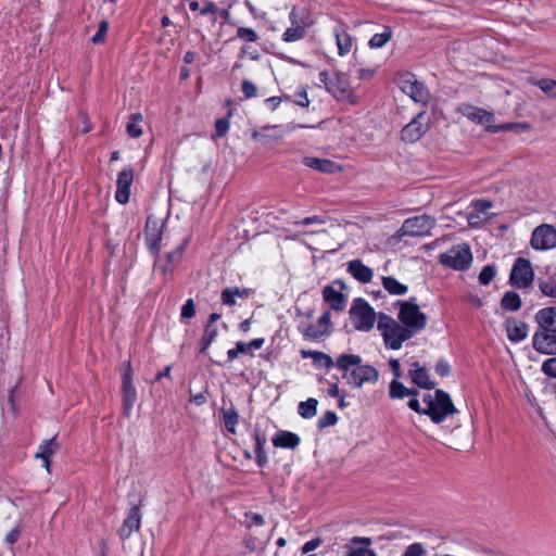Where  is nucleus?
<instances>
[{
  "label": "nucleus",
  "mask_w": 556,
  "mask_h": 556,
  "mask_svg": "<svg viewBox=\"0 0 556 556\" xmlns=\"http://www.w3.org/2000/svg\"><path fill=\"white\" fill-rule=\"evenodd\" d=\"M336 367L343 371V378L352 388H361L365 383H376L379 378L378 370L372 366L363 365L362 357L356 354L340 355Z\"/></svg>",
  "instance_id": "1"
},
{
  "label": "nucleus",
  "mask_w": 556,
  "mask_h": 556,
  "mask_svg": "<svg viewBox=\"0 0 556 556\" xmlns=\"http://www.w3.org/2000/svg\"><path fill=\"white\" fill-rule=\"evenodd\" d=\"M422 401L426 405L425 408H421L417 399L409 400L408 407L417 413L428 415L435 424L443 421L447 416L454 415L457 412L450 395L442 390H437L433 394H426Z\"/></svg>",
  "instance_id": "2"
},
{
  "label": "nucleus",
  "mask_w": 556,
  "mask_h": 556,
  "mask_svg": "<svg viewBox=\"0 0 556 556\" xmlns=\"http://www.w3.org/2000/svg\"><path fill=\"white\" fill-rule=\"evenodd\" d=\"M377 328L381 332L384 344L392 350L401 349L404 341L414 337L412 331L400 323L399 319L395 320L383 313L378 315Z\"/></svg>",
  "instance_id": "3"
},
{
  "label": "nucleus",
  "mask_w": 556,
  "mask_h": 556,
  "mask_svg": "<svg viewBox=\"0 0 556 556\" xmlns=\"http://www.w3.org/2000/svg\"><path fill=\"white\" fill-rule=\"evenodd\" d=\"M397 305L400 306L397 319L412 331L413 336L425 329L427 316L417 304L409 301H399Z\"/></svg>",
  "instance_id": "4"
},
{
  "label": "nucleus",
  "mask_w": 556,
  "mask_h": 556,
  "mask_svg": "<svg viewBox=\"0 0 556 556\" xmlns=\"http://www.w3.org/2000/svg\"><path fill=\"white\" fill-rule=\"evenodd\" d=\"M350 319L356 330L369 331L375 325L376 313L364 299L357 298L351 306Z\"/></svg>",
  "instance_id": "5"
},
{
  "label": "nucleus",
  "mask_w": 556,
  "mask_h": 556,
  "mask_svg": "<svg viewBox=\"0 0 556 556\" xmlns=\"http://www.w3.org/2000/svg\"><path fill=\"white\" fill-rule=\"evenodd\" d=\"M319 81L336 99L346 101L351 104L356 103V98L353 94L349 83L342 76L336 74L330 77L328 72H320Z\"/></svg>",
  "instance_id": "6"
},
{
  "label": "nucleus",
  "mask_w": 556,
  "mask_h": 556,
  "mask_svg": "<svg viewBox=\"0 0 556 556\" xmlns=\"http://www.w3.org/2000/svg\"><path fill=\"white\" fill-rule=\"evenodd\" d=\"M459 112L465 116L467 117L468 119L477 123V124H480V125H483L486 130L491 131V132H497V131H501V130H508V129H511L515 125L514 124H504V125H501V126H495L493 123H494V114L490 111H486L484 109H481V108H477V106H473V105H470V104H463L460 108H459Z\"/></svg>",
  "instance_id": "7"
},
{
  "label": "nucleus",
  "mask_w": 556,
  "mask_h": 556,
  "mask_svg": "<svg viewBox=\"0 0 556 556\" xmlns=\"http://www.w3.org/2000/svg\"><path fill=\"white\" fill-rule=\"evenodd\" d=\"M472 262V254L467 244L452 247L440 255V263L456 270H464Z\"/></svg>",
  "instance_id": "8"
},
{
  "label": "nucleus",
  "mask_w": 556,
  "mask_h": 556,
  "mask_svg": "<svg viewBox=\"0 0 556 556\" xmlns=\"http://www.w3.org/2000/svg\"><path fill=\"white\" fill-rule=\"evenodd\" d=\"M435 225V219L429 215H420L404 220L397 231V237H424L430 235Z\"/></svg>",
  "instance_id": "9"
},
{
  "label": "nucleus",
  "mask_w": 556,
  "mask_h": 556,
  "mask_svg": "<svg viewBox=\"0 0 556 556\" xmlns=\"http://www.w3.org/2000/svg\"><path fill=\"white\" fill-rule=\"evenodd\" d=\"M397 84L401 90L415 102L426 104L430 98L428 89L418 81L412 73H405L399 77Z\"/></svg>",
  "instance_id": "10"
},
{
  "label": "nucleus",
  "mask_w": 556,
  "mask_h": 556,
  "mask_svg": "<svg viewBox=\"0 0 556 556\" xmlns=\"http://www.w3.org/2000/svg\"><path fill=\"white\" fill-rule=\"evenodd\" d=\"M534 278V273L531 263L522 257L517 258L510 271V283L520 289L531 286Z\"/></svg>",
  "instance_id": "11"
},
{
  "label": "nucleus",
  "mask_w": 556,
  "mask_h": 556,
  "mask_svg": "<svg viewBox=\"0 0 556 556\" xmlns=\"http://www.w3.org/2000/svg\"><path fill=\"white\" fill-rule=\"evenodd\" d=\"M164 218L150 215L146 222V240L150 251L157 255L161 249V240L163 235Z\"/></svg>",
  "instance_id": "12"
},
{
  "label": "nucleus",
  "mask_w": 556,
  "mask_h": 556,
  "mask_svg": "<svg viewBox=\"0 0 556 556\" xmlns=\"http://www.w3.org/2000/svg\"><path fill=\"white\" fill-rule=\"evenodd\" d=\"M530 243L535 250H548L556 247V229L547 224L536 227Z\"/></svg>",
  "instance_id": "13"
},
{
  "label": "nucleus",
  "mask_w": 556,
  "mask_h": 556,
  "mask_svg": "<svg viewBox=\"0 0 556 556\" xmlns=\"http://www.w3.org/2000/svg\"><path fill=\"white\" fill-rule=\"evenodd\" d=\"M533 349L545 355H556V333L538 329L532 338Z\"/></svg>",
  "instance_id": "14"
},
{
  "label": "nucleus",
  "mask_w": 556,
  "mask_h": 556,
  "mask_svg": "<svg viewBox=\"0 0 556 556\" xmlns=\"http://www.w3.org/2000/svg\"><path fill=\"white\" fill-rule=\"evenodd\" d=\"M134 169L131 167L124 168L117 176L115 199L121 204H126L130 197V187L134 181Z\"/></svg>",
  "instance_id": "15"
},
{
  "label": "nucleus",
  "mask_w": 556,
  "mask_h": 556,
  "mask_svg": "<svg viewBox=\"0 0 556 556\" xmlns=\"http://www.w3.org/2000/svg\"><path fill=\"white\" fill-rule=\"evenodd\" d=\"M425 114L419 113L409 124H407L401 131L402 139L406 142L418 141L424 134L428 130V124L424 123Z\"/></svg>",
  "instance_id": "16"
},
{
  "label": "nucleus",
  "mask_w": 556,
  "mask_h": 556,
  "mask_svg": "<svg viewBox=\"0 0 556 556\" xmlns=\"http://www.w3.org/2000/svg\"><path fill=\"white\" fill-rule=\"evenodd\" d=\"M471 205L473 211L467 216L468 224L471 227H479L488 219V211L493 206V204L488 200H476Z\"/></svg>",
  "instance_id": "17"
},
{
  "label": "nucleus",
  "mask_w": 556,
  "mask_h": 556,
  "mask_svg": "<svg viewBox=\"0 0 556 556\" xmlns=\"http://www.w3.org/2000/svg\"><path fill=\"white\" fill-rule=\"evenodd\" d=\"M370 544V538L354 536L350 544L345 545L346 556H377L376 552L368 547Z\"/></svg>",
  "instance_id": "18"
},
{
  "label": "nucleus",
  "mask_w": 556,
  "mask_h": 556,
  "mask_svg": "<svg viewBox=\"0 0 556 556\" xmlns=\"http://www.w3.org/2000/svg\"><path fill=\"white\" fill-rule=\"evenodd\" d=\"M290 20L292 25L283 33L282 40L286 42H294L303 39L305 37L306 29L305 26L300 24L295 8L290 12Z\"/></svg>",
  "instance_id": "19"
},
{
  "label": "nucleus",
  "mask_w": 556,
  "mask_h": 556,
  "mask_svg": "<svg viewBox=\"0 0 556 556\" xmlns=\"http://www.w3.org/2000/svg\"><path fill=\"white\" fill-rule=\"evenodd\" d=\"M140 528V513L137 506H132L129 510L127 518L124 520L122 527L118 530V535L122 540L128 539L134 531H138Z\"/></svg>",
  "instance_id": "20"
},
{
  "label": "nucleus",
  "mask_w": 556,
  "mask_h": 556,
  "mask_svg": "<svg viewBox=\"0 0 556 556\" xmlns=\"http://www.w3.org/2000/svg\"><path fill=\"white\" fill-rule=\"evenodd\" d=\"M539 329L556 333V306L545 307L535 314Z\"/></svg>",
  "instance_id": "21"
},
{
  "label": "nucleus",
  "mask_w": 556,
  "mask_h": 556,
  "mask_svg": "<svg viewBox=\"0 0 556 556\" xmlns=\"http://www.w3.org/2000/svg\"><path fill=\"white\" fill-rule=\"evenodd\" d=\"M330 327V313L325 312L317 320L316 324L307 326L303 334L309 339H318L326 334Z\"/></svg>",
  "instance_id": "22"
},
{
  "label": "nucleus",
  "mask_w": 556,
  "mask_h": 556,
  "mask_svg": "<svg viewBox=\"0 0 556 556\" xmlns=\"http://www.w3.org/2000/svg\"><path fill=\"white\" fill-rule=\"evenodd\" d=\"M408 375L414 383L424 389H433L434 382L430 380L428 372L419 363L415 362L412 364Z\"/></svg>",
  "instance_id": "23"
},
{
  "label": "nucleus",
  "mask_w": 556,
  "mask_h": 556,
  "mask_svg": "<svg viewBox=\"0 0 556 556\" xmlns=\"http://www.w3.org/2000/svg\"><path fill=\"white\" fill-rule=\"evenodd\" d=\"M348 271L359 282L368 283L372 280V270L364 265L359 260L349 262Z\"/></svg>",
  "instance_id": "24"
},
{
  "label": "nucleus",
  "mask_w": 556,
  "mask_h": 556,
  "mask_svg": "<svg viewBox=\"0 0 556 556\" xmlns=\"http://www.w3.org/2000/svg\"><path fill=\"white\" fill-rule=\"evenodd\" d=\"M507 336L510 341L519 342L528 336V325L520 320H507L506 323Z\"/></svg>",
  "instance_id": "25"
},
{
  "label": "nucleus",
  "mask_w": 556,
  "mask_h": 556,
  "mask_svg": "<svg viewBox=\"0 0 556 556\" xmlns=\"http://www.w3.org/2000/svg\"><path fill=\"white\" fill-rule=\"evenodd\" d=\"M324 300L331 306L334 311H342L345 306V296L337 291L331 286H326L323 290Z\"/></svg>",
  "instance_id": "26"
},
{
  "label": "nucleus",
  "mask_w": 556,
  "mask_h": 556,
  "mask_svg": "<svg viewBox=\"0 0 556 556\" xmlns=\"http://www.w3.org/2000/svg\"><path fill=\"white\" fill-rule=\"evenodd\" d=\"M300 443V438L298 434L289 431H279L277 434L273 438V444L276 447H282V448H295Z\"/></svg>",
  "instance_id": "27"
},
{
  "label": "nucleus",
  "mask_w": 556,
  "mask_h": 556,
  "mask_svg": "<svg viewBox=\"0 0 556 556\" xmlns=\"http://www.w3.org/2000/svg\"><path fill=\"white\" fill-rule=\"evenodd\" d=\"M303 164L309 168L319 170L321 173H334L340 167L330 160L318 157H304Z\"/></svg>",
  "instance_id": "28"
},
{
  "label": "nucleus",
  "mask_w": 556,
  "mask_h": 556,
  "mask_svg": "<svg viewBox=\"0 0 556 556\" xmlns=\"http://www.w3.org/2000/svg\"><path fill=\"white\" fill-rule=\"evenodd\" d=\"M58 446L56 438L53 437L40 444L39 451L36 453V457L43 460V465L48 471H50V457L54 454Z\"/></svg>",
  "instance_id": "29"
},
{
  "label": "nucleus",
  "mask_w": 556,
  "mask_h": 556,
  "mask_svg": "<svg viewBox=\"0 0 556 556\" xmlns=\"http://www.w3.org/2000/svg\"><path fill=\"white\" fill-rule=\"evenodd\" d=\"M122 392H123L124 415L129 417L131 414L132 407L137 401V391L132 384V386H122Z\"/></svg>",
  "instance_id": "30"
},
{
  "label": "nucleus",
  "mask_w": 556,
  "mask_h": 556,
  "mask_svg": "<svg viewBox=\"0 0 556 556\" xmlns=\"http://www.w3.org/2000/svg\"><path fill=\"white\" fill-rule=\"evenodd\" d=\"M334 37H336L339 54L340 55L348 54L352 48L351 36L344 29L336 28Z\"/></svg>",
  "instance_id": "31"
},
{
  "label": "nucleus",
  "mask_w": 556,
  "mask_h": 556,
  "mask_svg": "<svg viewBox=\"0 0 556 556\" xmlns=\"http://www.w3.org/2000/svg\"><path fill=\"white\" fill-rule=\"evenodd\" d=\"M142 121L143 116L140 113H135L130 115L126 130L131 138H139L142 135Z\"/></svg>",
  "instance_id": "32"
},
{
  "label": "nucleus",
  "mask_w": 556,
  "mask_h": 556,
  "mask_svg": "<svg viewBox=\"0 0 556 556\" xmlns=\"http://www.w3.org/2000/svg\"><path fill=\"white\" fill-rule=\"evenodd\" d=\"M382 285L389 293L394 295H402L407 292V287L405 285L399 282L395 278L390 276L382 277Z\"/></svg>",
  "instance_id": "33"
},
{
  "label": "nucleus",
  "mask_w": 556,
  "mask_h": 556,
  "mask_svg": "<svg viewBox=\"0 0 556 556\" xmlns=\"http://www.w3.org/2000/svg\"><path fill=\"white\" fill-rule=\"evenodd\" d=\"M501 304L503 308L516 312L521 307V300L516 292L508 291L502 298Z\"/></svg>",
  "instance_id": "34"
},
{
  "label": "nucleus",
  "mask_w": 556,
  "mask_h": 556,
  "mask_svg": "<svg viewBox=\"0 0 556 556\" xmlns=\"http://www.w3.org/2000/svg\"><path fill=\"white\" fill-rule=\"evenodd\" d=\"M317 400L311 397L307 401L301 402L299 404V414L301 417L308 419L316 415L317 413Z\"/></svg>",
  "instance_id": "35"
},
{
  "label": "nucleus",
  "mask_w": 556,
  "mask_h": 556,
  "mask_svg": "<svg viewBox=\"0 0 556 556\" xmlns=\"http://www.w3.org/2000/svg\"><path fill=\"white\" fill-rule=\"evenodd\" d=\"M540 291L556 303V279H540L538 282Z\"/></svg>",
  "instance_id": "36"
},
{
  "label": "nucleus",
  "mask_w": 556,
  "mask_h": 556,
  "mask_svg": "<svg viewBox=\"0 0 556 556\" xmlns=\"http://www.w3.org/2000/svg\"><path fill=\"white\" fill-rule=\"evenodd\" d=\"M274 128H277L276 126H274ZM273 129L271 126H265L263 127L261 130H254L252 132V138L256 141H261V142H264L268 139H281L282 138V132H273V134H269L268 131Z\"/></svg>",
  "instance_id": "37"
},
{
  "label": "nucleus",
  "mask_w": 556,
  "mask_h": 556,
  "mask_svg": "<svg viewBox=\"0 0 556 556\" xmlns=\"http://www.w3.org/2000/svg\"><path fill=\"white\" fill-rule=\"evenodd\" d=\"M218 334L217 327L215 325H206L204 333L201 338V352H204L211 343L215 340Z\"/></svg>",
  "instance_id": "38"
},
{
  "label": "nucleus",
  "mask_w": 556,
  "mask_h": 556,
  "mask_svg": "<svg viewBox=\"0 0 556 556\" xmlns=\"http://www.w3.org/2000/svg\"><path fill=\"white\" fill-rule=\"evenodd\" d=\"M238 420H239V416L235 408L231 407L229 409L224 410V422H225L226 429L229 432H231V433L236 432V426L238 424Z\"/></svg>",
  "instance_id": "39"
},
{
  "label": "nucleus",
  "mask_w": 556,
  "mask_h": 556,
  "mask_svg": "<svg viewBox=\"0 0 556 556\" xmlns=\"http://www.w3.org/2000/svg\"><path fill=\"white\" fill-rule=\"evenodd\" d=\"M545 94L556 99V80L554 79H540L533 81Z\"/></svg>",
  "instance_id": "40"
},
{
  "label": "nucleus",
  "mask_w": 556,
  "mask_h": 556,
  "mask_svg": "<svg viewBox=\"0 0 556 556\" xmlns=\"http://www.w3.org/2000/svg\"><path fill=\"white\" fill-rule=\"evenodd\" d=\"M389 393L392 399H403L405 396H408L410 392H408V388H406L402 382L394 379L390 383Z\"/></svg>",
  "instance_id": "41"
},
{
  "label": "nucleus",
  "mask_w": 556,
  "mask_h": 556,
  "mask_svg": "<svg viewBox=\"0 0 556 556\" xmlns=\"http://www.w3.org/2000/svg\"><path fill=\"white\" fill-rule=\"evenodd\" d=\"M265 439L255 434V454L258 466L263 467L267 463V456L264 451Z\"/></svg>",
  "instance_id": "42"
},
{
  "label": "nucleus",
  "mask_w": 556,
  "mask_h": 556,
  "mask_svg": "<svg viewBox=\"0 0 556 556\" xmlns=\"http://www.w3.org/2000/svg\"><path fill=\"white\" fill-rule=\"evenodd\" d=\"M391 30L386 28L381 34L374 35L369 40L370 48H381L391 39Z\"/></svg>",
  "instance_id": "43"
},
{
  "label": "nucleus",
  "mask_w": 556,
  "mask_h": 556,
  "mask_svg": "<svg viewBox=\"0 0 556 556\" xmlns=\"http://www.w3.org/2000/svg\"><path fill=\"white\" fill-rule=\"evenodd\" d=\"M496 275V268L494 265H486L482 268V270L479 274V282L481 285H489Z\"/></svg>",
  "instance_id": "44"
},
{
  "label": "nucleus",
  "mask_w": 556,
  "mask_h": 556,
  "mask_svg": "<svg viewBox=\"0 0 556 556\" xmlns=\"http://www.w3.org/2000/svg\"><path fill=\"white\" fill-rule=\"evenodd\" d=\"M427 552L422 543L415 542L406 546L401 556H426Z\"/></svg>",
  "instance_id": "45"
},
{
  "label": "nucleus",
  "mask_w": 556,
  "mask_h": 556,
  "mask_svg": "<svg viewBox=\"0 0 556 556\" xmlns=\"http://www.w3.org/2000/svg\"><path fill=\"white\" fill-rule=\"evenodd\" d=\"M314 356H315V358H314L313 363L317 367L331 368V367L336 366V363L333 362V359L328 354H326L324 352H317V353H315Z\"/></svg>",
  "instance_id": "46"
},
{
  "label": "nucleus",
  "mask_w": 556,
  "mask_h": 556,
  "mask_svg": "<svg viewBox=\"0 0 556 556\" xmlns=\"http://www.w3.org/2000/svg\"><path fill=\"white\" fill-rule=\"evenodd\" d=\"M186 243H187L186 241L182 242L173 252L167 253L165 255L164 260L167 263L173 264L174 266L177 265L181 261V258H182V254H184V250H185Z\"/></svg>",
  "instance_id": "47"
},
{
  "label": "nucleus",
  "mask_w": 556,
  "mask_h": 556,
  "mask_svg": "<svg viewBox=\"0 0 556 556\" xmlns=\"http://www.w3.org/2000/svg\"><path fill=\"white\" fill-rule=\"evenodd\" d=\"M237 37L243 41L255 42L258 39L257 34L248 27H239L237 29Z\"/></svg>",
  "instance_id": "48"
},
{
  "label": "nucleus",
  "mask_w": 556,
  "mask_h": 556,
  "mask_svg": "<svg viewBox=\"0 0 556 556\" xmlns=\"http://www.w3.org/2000/svg\"><path fill=\"white\" fill-rule=\"evenodd\" d=\"M338 421V417L333 412H326L319 419H318V427L320 429H325L330 426H334Z\"/></svg>",
  "instance_id": "49"
},
{
  "label": "nucleus",
  "mask_w": 556,
  "mask_h": 556,
  "mask_svg": "<svg viewBox=\"0 0 556 556\" xmlns=\"http://www.w3.org/2000/svg\"><path fill=\"white\" fill-rule=\"evenodd\" d=\"M108 28L109 23L106 21H102L99 25L98 31L91 37V42L94 45L103 42L108 33Z\"/></svg>",
  "instance_id": "50"
},
{
  "label": "nucleus",
  "mask_w": 556,
  "mask_h": 556,
  "mask_svg": "<svg viewBox=\"0 0 556 556\" xmlns=\"http://www.w3.org/2000/svg\"><path fill=\"white\" fill-rule=\"evenodd\" d=\"M180 315L184 319H190L195 315V305L192 299L187 300L182 305Z\"/></svg>",
  "instance_id": "51"
},
{
  "label": "nucleus",
  "mask_w": 556,
  "mask_h": 556,
  "mask_svg": "<svg viewBox=\"0 0 556 556\" xmlns=\"http://www.w3.org/2000/svg\"><path fill=\"white\" fill-rule=\"evenodd\" d=\"M155 269L157 271H161V274L166 278L168 275L172 274L174 265L167 263L165 260L157 258L155 261Z\"/></svg>",
  "instance_id": "52"
},
{
  "label": "nucleus",
  "mask_w": 556,
  "mask_h": 556,
  "mask_svg": "<svg viewBox=\"0 0 556 556\" xmlns=\"http://www.w3.org/2000/svg\"><path fill=\"white\" fill-rule=\"evenodd\" d=\"M542 371L549 377L556 378V357L545 361L542 364Z\"/></svg>",
  "instance_id": "53"
},
{
  "label": "nucleus",
  "mask_w": 556,
  "mask_h": 556,
  "mask_svg": "<svg viewBox=\"0 0 556 556\" xmlns=\"http://www.w3.org/2000/svg\"><path fill=\"white\" fill-rule=\"evenodd\" d=\"M245 352H248V345H244V342H238L236 344L235 349H230L227 352V356H228L229 362L235 361L239 356V354L245 353Z\"/></svg>",
  "instance_id": "54"
},
{
  "label": "nucleus",
  "mask_w": 556,
  "mask_h": 556,
  "mask_svg": "<svg viewBox=\"0 0 556 556\" xmlns=\"http://www.w3.org/2000/svg\"><path fill=\"white\" fill-rule=\"evenodd\" d=\"M242 92L244 93L245 98H254L257 93V87L250 80H243L242 81Z\"/></svg>",
  "instance_id": "55"
},
{
  "label": "nucleus",
  "mask_w": 556,
  "mask_h": 556,
  "mask_svg": "<svg viewBox=\"0 0 556 556\" xmlns=\"http://www.w3.org/2000/svg\"><path fill=\"white\" fill-rule=\"evenodd\" d=\"M220 300L224 305L233 306L236 304V296L233 295L232 289H224L220 295Z\"/></svg>",
  "instance_id": "56"
},
{
  "label": "nucleus",
  "mask_w": 556,
  "mask_h": 556,
  "mask_svg": "<svg viewBox=\"0 0 556 556\" xmlns=\"http://www.w3.org/2000/svg\"><path fill=\"white\" fill-rule=\"evenodd\" d=\"M229 129V122L226 118H219L215 123V130L217 137H223Z\"/></svg>",
  "instance_id": "57"
},
{
  "label": "nucleus",
  "mask_w": 556,
  "mask_h": 556,
  "mask_svg": "<svg viewBox=\"0 0 556 556\" xmlns=\"http://www.w3.org/2000/svg\"><path fill=\"white\" fill-rule=\"evenodd\" d=\"M321 543H323V540L320 538L313 539L303 545L302 553L306 554L312 551H315L316 548H318L321 545Z\"/></svg>",
  "instance_id": "58"
},
{
  "label": "nucleus",
  "mask_w": 556,
  "mask_h": 556,
  "mask_svg": "<svg viewBox=\"0 0 556 556\" xmlns=\"http://www.w3.org/2000/svg\"><path fill=\"white\" fill-rule=\"evenodd\" d=\"M435 371L442 377L447 376L450 374V365L444 361H439L435 365Z\"/></svg>",
  "instance_id": "59"
},
{
  "label": "nucleus",
  "mask_w": 556,
  "mask_h": 556,
  "mask_svg": "<svg viewBox=\"0 0 556 556\" xmlns=\"http://www.w3.org/2000/svg\"><path fill=\"white\" fill-rule=\"evenodd\" d=\"M324 223H325V219L320 216L306 217L300 222H296L298 225H302V226H307V225H312V224H324Z\"/></svg>",
  "instance_id": "60"
},
{
  "label": "nucleus",
  "mask_w": 556,
  "mask_h": 556,
  "mask_svg": "<svg viewBox=\"0 0 556 556\" xmlns=\"http://www.w3.org/2000/svg\"><path fill=\"white\" fill-rule=\"evenodd\" d=\"M126 369L123 376V386H132L131 365L130 362L125 363Z\"/></svg>",
  "instance_id": "61"
},
{
  "label": "nucleus",
  "mask_w": 556,
  "mask_h": 556,
  "mask_svg": "<svg viewBox=\"0 0 556 556\" xmlns=\"http://www.w3.org/2000/svg\"><path fill=\"white\" fill-rule=\"evenodd\" d=\"M20 529L18 528H14L12 529L7 535H5V542L9 543V544H14L18 538H20Z\"/></svg>",
  "instance_id": "62"
},
{
  "label": "nucleus",
  "mask_w": 556,
  "mask_h": 556,
  "mask_svg": "<svg viewBox=\"0 0 556 556\" xmlns=\"http://www.w3.org/2000/svg\"><path fill=\"white\" fill-rule=\"evenodd\" d=\"M389 364L393 371L394 379L399 380L402 376L400 362L397 359H391Z\"/></svg>",
  "instance_id": "63"
},
{
  "label": "nucleus",
  "mask_w": 556,
  "mask_h": 556,
  "mask_svg": "<svg viewBox=\"0 0 556 556\" xmlns=\"http://www.w3.org/2000/svg\"><path fill=\"white\" fill-rule=\"evenodd\" d=\"M295 103L303 108L308 106L309 100L307 98V93L305 91L298 93Z\"/></svg>",
  "instance_id": "64"
}]
</instances>
